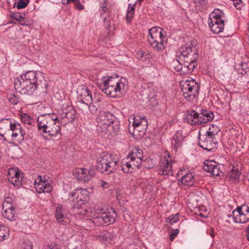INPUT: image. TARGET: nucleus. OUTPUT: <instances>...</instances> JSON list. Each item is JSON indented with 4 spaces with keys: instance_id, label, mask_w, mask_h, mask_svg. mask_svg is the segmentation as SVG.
<instances>
[{
    "instance_id": "nucleus-33",
    "label": "nucleus",
    "mask_w": 249,
    "mask_h": 249,
    "mask_svg": "<svg viewBox=\"0 0 249 249\" xmlns=\"http://www.w3.org/2000/svg\"><path fill=\"white\" fill-rule=\"evenodd\" d=\"M39 186L37 187L38 188V193H50L52 192L53 187L49 183L44 181L43 184H40Z\"/></svg>"
},
{
    "instance_id": "nucleus-21",
    "label": "nucleus",
    "mask_w": 249,
    "mask_h": 249,
    "mask_svg": "<svg viewBox=\"0 0 249 249\" xmlns=\"http://www.w3.org/2000/svg\"><path fill=\"white\" fill-rule=\"evenodd\" d=\"M13 123L8 119L0 121V135L3 137L4 135H11V126Z\"/></svg>"
},
{
    "instance_id": "nucleus-39",
    "label": "nucleus",
    "mask_w": 249,
    "mask_h": 249,
    "mask_svg": "<svg viewBox=\"0 0 249 249\" xmlns=\"http://www.w3.org/2000/svg\"><path fill=\"white\" fill-rule=\"evenodd\" d=\"M127 160H129L130 162H131V163H132L134 164V167L136 170L138 169H139L141 167L142 163V160L139 159V158H136L132 159V158H127Z\"/></svg>"
},
{
    "instance_id": "nucleus-16",
    "label": "nucleus",
    "mask_w": 249,
    "mask_h": 249,
    "mask_svg": "<svg viewBox=\"0 0 249 249\" xmlns=\"http://www.w3.org/2000/svg\"><path fill=\"white\" fill-rule=\"evenodd\" d=\"M7 178L9 182L14 186H19L21 185L22 176L17 167H12L9 169Z\"/></svg>"
},
{
    "instance_id": "nucleus-26",
    "label": "nucleus",
    "mask_w": 249,
    "mask_h": 249,
    "mask_svg": "<svg viewBox=\"0 0 249 249\" xmlns=\"http://www.w3.org/2000/svg\"><path fill=\"white\" fill-rule=\"evenodd\" d=\"M166 39V38H161L159 40H153L152 39V40L148 41V42L155 51L160 52L164 50L165 47V44H166L167 42Z\"/></svg>"
},
{
    "instance_id": "nucleus-15",
    "label": "nucleus",
    "mask_w": 249,
    "mask_h": 249,
    "mask_svg": "<svg viewBox=\"0 0 249 249\" xmlns=\"http://www.w3.org/2000/svg\"><path fill=\"white\" fill-rule=\"evenodd\" d=\"M198 143L203 149L212 151L216 147L217 141L215 138L206 135L205 137L199 138Z\"/></svg>"
},
{
    "instance_id": "nucleus-3",
    "label": "nucleus",
    "mask_w": 249,
    "mask_h": 249,
    "mask_svg": "<svg viewBox=\"0 0 249 249\" xmlns=\"http://www.w3.org/2000/svg\"><path fill=\"white\" fill-rule=\"evenodd\" d=\"M97 127L102 134L117 135L120 130V121L110 112H103L99 117Z\"/></svg>"
},
{
    "instance_id": "nucleus-17",
    "label": "nucleus",
    "mask_w": 249,
    "mask_h": 249,
    "mask_svg": "<svg viewBox=\"0 0 249 249\" xmlns=\"http://www.w3.org/2000/svg\"><path fill=\"white\" fill-rule=\"evenodd\" d=\"M117 234L114 231H102L96 233L97 240L104 243H110L116 237Z\"/></svg>"
},
{
    "instance_id": "nucleus-5",
    "label": "nucleus",
    "mask_w": 249,
    "mask_h": 249,
    "mask_svg": "<svg viewBox=\"0 0 249 249\" xmlns=\"http://www.w3.org/2000/svg\"><path fill=\"white\" fill-rule=\"evenodd\" d=\"M214 115L213 112L201 109L200 113H197L195 110L187 111L185 114L186 122L189 124L194 125H199L213 120Z\"/></svg>"
},
{
    "instance_id": "nucleus-37",
    "label": "nucleus",
    "mask_w": 249,
    "mask_h": 249,
    "mask_svg": "<svg viewBox=\"0 0 249 249\" xmlns=\"http://www.w3.org/2000/svg\"><path fill=\"white\" fill-rule=\"evenodd\" d=\"M8 236L7 228L0 224V241H3Z\"/></svg>"
},
{
    "instance_id": "nucleus-14",
    "label": "nucleus",
    "mask_w": 249,
    "mask_h": 249,
    "mask_svg": "<svg viewBox=\"0 0 249 249\" xmlns=\"http://www.w3.org/2000/svg\"><path fill=\"white\" fill-rule=\"evenodd\" d=\"M203 169L209 172L213 177H221L224 174V166L214 160H206Z\"/></svg>"
},
{
    "instance_id": "nucleus-63",
    "label": "nucleus",
    "mask_w": 249,
    "mask_h": 249,
    "mask_svg": "<svg viewBox=\"0 0 249 249\" xmlns=\"http://www.w3.org/2000/svg\"><path fill=\"white\" fill-rule=\"evenodd\" d=\"M63 112H68V107L63 110Z\"/></svg>"
},
{
    "instance_id": "nucleus-40",
    "label": "nucleus",
    "mask_w": 249,
    "mask_h": 249,
    "mask_svg": "<svg viewBox=\"0 0 249 249\" xmlns=\"http://www.w3.org/2000/svg\"><path fill=\"white\" fill-rule=\"evenodd\" d=\"M7 98L9 100V102L13 105L17 104L18 102L19 98L17 95L15 94H10L7 95Z\"/></svg>"
},
{
    "instance_id": "nucleus-20",
    "label": "nucleus",
    "mask_w": 249,
    "mask_h": 249,
    "mask_svg": "<svg viewBox=\"0 0 249 249\" xmlns=\"http://www.w3.org/2000/svg\"><path fill=\"white\" fill-rule=\"evenodd\" d=\"M55 216L57 222L62 225L69 223L67 211L61 205H58L56 208Z\"/></svg>"
},
{
    "instance_id": "nucleus-56",
    "label": "nucleus",
    "mask_w": 249,
    "mask_h": 249,
    "mask_svg": "<svg viewBox=\"0 0 249 249\" xmlns=\"http://www.w3.org/2000/svg\"><path fill=\"white\" fill-rule=\"evenodd\" d=\"M141 54V59H142V61H147V58L149 60V57L147 58L145 57V55H144L143 53H142Z\"/></svg>"
},
{
    "instance_id": "nucleus-51",
    "label": "nucleus",
    "mask_w": 249,
    "mask_h": 249,
    "mask_svg": "<svg viewBox=\"0 0 249 249\" xmlns=\"http://www.w3.org/2000/svg\"><path fill=\"white\" fill-rule=\"evenodd\" d=\"M173 232H172L170 235V238L171 240H173L175 237L178 234L179 232V230L178 229H175L173 231Z\"/></svg>"
},
{
    "instance_id": "nucleus-4",
    "label": "nucleus",
    "mask_w": 249,
    "mask_h": 249,
    "mask_svg": "<svg viewBox=\"0 0 249 249\" xmlns=\"http://www.w3.org/2000/svg\"><path fill=\"white\" fill-rule=\"evenodd\" d=\"M119 166L117 158L107 152L101 153L97 158L96 168L102 173L109 175L114 173Z\"/></svg>"
},
{
    "instance_id": "nucleus-59",
    "label": "nucleus",
    "mask_w": 249,
    "mask_h": 249,
    "mask_svg": "<svg viewBox=\"0 0 249 249\" xmlns=\"http://www.w3.org/2000/svg\"><path fill=\"white\" fill-rule=\"evenodd\" d=\"M47 117H48V120H49V121H50V120H52L53 121V123H55V122H56V121L58 122V119L57 118H55L54 119H51V118L49 116H48Z\"/></svg>"
},
{
    "instance_id": "nucleus-60",
    "label": "nucleus",
    "mask_w": 249,
    "mask_h": 249,
    "mask_svg": "<svg viewBox=\"0 0 249 249\" xmlns=\"http://www.w3.org/2000/svg\"><path fill=\"white\" fill-rule=\"evenodd\" d=\"M18 17L16 18L17 19V20L18 21V20H19V21H21V19H23V18H22V17L21 16L19 15V16H18Z\"/></svg>"
},
{
    "instance_id": "nucleus-8",
    "label": "nucleus",
    "mask_w": 249,
    "mask_h": 249,
    "mask_svg": "<svg viewBox=\"0 0 249 249\" xmlns=\"http://www.w3.org/2000/svg\"><path fill=\"white\" fill-rule=\"evenodd\" d=\"M196 42L192 40L189 44H186L181 46L177 53V56L179 59H182L188 61L191 59H195V62L198 58L197 50L196 48Z\"/></svg>"
},
{
    "instance_id": "nucleus-1",
    "label": "nucleus",
    "mask_w": 249,
    "mask_h": 249,
    "mask_svg": "<svg viewBox=\"0 0 249 249\" xmlns=\"http://www.w3.org/2000/svg\"><path fill=\"white\" fill-rule=\"evenodd\" d=\"M17 91L22 94H36L44 97L48 93L49 84L45 79V74L40 71H28L14 79Z\"/></svg>"
},
{
    "instance_id": "nucleus-11",
    "label": "nucleus",
    "mask_w": 249,
    "mask_h": 249,
    "mask_svg": "<svg viewBox=\"0 0 249 249\" xmlns=\"http://www.w3.org/2000/svg\"><path fill=\"white\" fill-rule=\"evenodd\" d=\"M195 59H189L185 61L182 59H175L173 61V65L175 70L180 72L181 74H186L191 73L197 65Z\"/></svg>"
},
{
    "instance_id": "nucleus-46",
    "label": "nucleus",
    "mask_w": 249,
    "mask_h": 249,
    "mask_svg": "<svg viewBox=\"0 0 249 249\" xmlns=\"http://www.w3.org/2000/svg\"><path fill=\"white\" fill-rule=\"evenodd\" d=\"M13 200L11 197H7L3 201L2 207H4L6 206H8L7 207H12L13 206Z\"/></svg>"
},
{
    "instance_id": "nucleus-54",
    "label": "nucleus",
    "mask_w": 249,
    "mask_h": 249,
    "mask_svg": "<svg viewBox=\"0 0 249 249\" xmlns=\"http://www.w3.org/2000/svg\"><path fill=\"white\" fill-rule=\"evenodd\" d=\"M100 185L101 186H102L103 188H107L108 187L109 184L108 183L105 181L104 180H101L100 182Z\"/></svg>"
},
{
    "instance_id": "nucleus-28",
    "label": "nucleus",
    "mask_w": 249,
    "mask_h": 249,
    "mask_svg": "<svg viewBox=\"0 0 249 249\" xmlns=\"http://www.w3.org/2000/svg\"><path fill=\"white\" fill-rule=\"evenodd\" d=\"M77 93L85 102L90 103L92 101L91 92L87 87H83L77 91Z\"/></svg>"
},
{
    "instance_id": "nucleus-7",
    "label": "nucleus",
    "mask_w": 249,
    "mask_h": 249,
    "mask_svg": "<svg viewBox=\"0 0 249 249\" xmlns=\"http://www.w3.org/2000/svg\"><path fill=\"white\" fill-rule=\"evenodd\" d=\"M225 14L218 9H214L209 15L208 24L211 31L218 34L222 32L225 25Z\"/></svg>"
},
{
    "instance_id": "nucleus-36",
    "label": "nucleus",
    "mask_w": 249,
    "mask_h": 249,
    "mask_svg": "<svg viewBox=\"0 0 249 249\" xmlns=\"http://www.w3.org/2000/svg\"><path fill=\"white\" fill-rule=\"evenodd\" d=\"M240 174L241 172L235 166H233L230 173L229 174V176L231 179L236 180L238 179Z\"/></svg>"
},
{
    "instance_id": "nucleus-52",
    "label": "nucleus",
    "mask_w": 249,
    "mask_h": 249,
    "mask_svg": "<svg viewBox=\"0 0 249 249\" xmlns=\"http://www.w3.org/2000/svg\"><path fill=\"white\" fill-rule=\"evenodd\" d=\"M46 249H61V248L58 245L51 244L47 246Z\"/></svg>"
},
{
    "instance_id": "nucleus-6",
    "label": "nucleus",
    "mask_w": 249,
    "mask_h": 249,
    "mask_svg": "<svg viewBox=\"0 0 249 249\" xmlns=\"http://www.w3.org/2000/svg\"><path fill=\"white\" fill-rule=\"evenodd\" d=\"M117 214L113 209L105 211L103 208L97 210V215L92 217V222L96 226H102L113 224L115 221Z\"/></svg>"
},
{
    "instance_id": "nucleus-2",
    "label": "nucleus",
    "mask_w": 249,
    "mask_h": 249,
    "mask_svg": "<svg viewBox=\"0 0 249 249\" xmlns=\"http://www.w3.org/2000/svg\"><path fill=\"white\" fill-rule=\"evenodd\" d=\"M103 82L99 85V88L107 96L116 98L121 93V90L125 89L126 81L125 78L118 77L104 76L101 78Z\"/></svg>"
},
{
    "instance_id": "nucleus-13",
    "label": "nucleus",
    "mask_w": 249,
    "mask_h": 249,
    "mask_svg": "<svg viewBox=\"0 0 249 249\" xmlns=\"http://www.w3.org/2000/svg\"><path fill=\"white\" fill-rule=\"evenodd\" d=\"M95 171L93 168H79L75 169L73 172L74 177L79 182L88 183L95 177Z\"/></svg>"
},
{
    "instance_id": "nucleus-62",
    "label": "nucleus",
    "mask_w": 249,
    "mask_h": 249,
    "mask_svg": "<svg viewBox=\"0 0 249 249\" xmlns=\"http://www.w3.org/2000/svg\"><path fill=\"white\" fill-rule=\"evenodd\" d=\"M106 26L107 28H109L110 27V23H109V21H107V23L106 24Z\"/></svg>"
},
{
    "instance_id": "nucleus-22",
    "label": "nucleus",
    "mask_w": 249,
    "mask_h": 249,
    "mask_svg": "<svg viewBox=\"0 0 249 249\" xmlns=\"http://www.w3.org/2000/svg\"><path fill=\"white\" fill-rule=\"evenodd\" d=\"M37 129L38 131L41 133L47 134V130L50 124L48 117L46 115H41L37 119Z\"/></svg>"
},
{
    "instance_id": "nucleus-53",
    "label": "nucleus",
    "mask_w": 249,
    "mask_h": 249,
    "mask_svg": "<svg viewBox=\"0 0 249 249\" xmlns=\"http://www.w3.org/2000/svg\"><path fill=\"white\" fill-rule=\"evenodd\" d=\"M133 14H134V12H129L127 13L126 20H127V22H129L131 21V19L133 17Z\"/></svg>"
},
{
    "instance_id": "nucleus-61",
    "label": "nucleus",
    "mask_w": 249,
    "mask_h": 249,
    "mask_svg": "<svg viewBox=\"0 0 249 249\" xmlns=\"http://www.w3.org/2000/svg\"><path fill=\"white\" fill-rule=\"evenodd\" d=\"M76 0H67V3H70L73 2L74 3Z\"/></svg>"
},
{
    "instance_id": "nucleus-50",
    "label": "nucleus",
    "mask_w": 249,
    "mask_h": 249,
    "mask_svg": "<svg viewBox=\"0 0 249 249\" xmlns=\"http://www.w3.org/2000/svg\"><path fill=\"white\" fill-rule=\"evenodd\" d=\"M76 9L82 10L84 9V5L81 4L79 0H77L74 3Z\"/></svg>"
},
{
    "instance_id": "nucleus-24",
    "label": "nucleus",
    "mask_w": 249,
    "mask_h": 249,
    "mask_svg": "<svg viewBox=\"0 0 249 249\" xmlns=\"http://www.w3.org/2000/svg\"><path fill=\"white\" fill-rule=\"evenodd\" d=\"M172 161L164 158L160 165L159 173L160 175H167L172 174Z\"/></svg>"
},
{
    "instance_id": "nucleus-32",
    "label": "nucleus",
    "mask_w": 249,
    "mask_h": 249,
    "mask_svg": "<svg viewBox=\"0 0 249 249\" xmlns=\"http://www.w3.org/2000/svg\"><path fill=\"white\" fill-rule=\"evenodd\" d=\"M133 166L134 164L131 163L129 160L124 161L121 165L122 170L125 173H131L136 170Z\"/></svg>"
},
{
    "instance_id": "nucleus-49",
    "label": "nucleus",
    "mask_w": 249,
    "mask_h": 249,
    "mask_svg": "<svg viewBox=\"0 0 249 249\" xmlns=\"http://www.w3.org/2000/svg\"><path fill=\"white\" fill-rule=\"evenodd\" d=\"M194 2L196 6H206L207 3L206 0H194Z\"/></svg>"
},
{
    "instance_id": "nucleus-9",
    "label": "nucleus",
    "mask_w": 249,
    "mask_h": 249,
    "mask_svg": "<svg viewBox=\"0 0 249 249\" xmlns=\"http://www.w3.org/2000/svg\"><path fill=\"white\" fill-rule=\"evenodd\" d=\"M184 98L189 101L194 100L198 95L199 86L193 79L186 81L180 86Z\"/></svg>"
},
{
    "instance_id": "nucleus-18",
    "label": "nucleus",
    "mask_w": 249,
    "mask_h": 249,
    "mask_svg": "<svg viewBox=\"0 0 249 249\" xmlns=\"http://www.w3.org/2000/svg\"><path fill=\"white\" fill-rule=\"evenodd\" d=\"M25 132L22 130L21 126L18 123H14L11 126V135L14 141L19 142L24 140Z\"/></svg>"
},
{
    "instance_id": "nucleus-55",
    "label": "nucleus",
    "mask_w": 249,
    "mask_h": 249,
    "mask_svg": "<svg viewBox=\"0 0 249 249\" xmlns=\"http://www.w3.org/2000/svg\"><path fill=\"white\" fill-rule=\"evenodd\" d=\"M135 4L131 5V4H129L128 7L127 12H134V11L135 9Z\"/></svg>"
},
{
    "instance_id": "nucleus-44",
    "label": "nucleus",
    "mask_w": 249,
    "mask_h": 249,
    "mask_svg": "<svg viewBox=\"0 0 249 249\" xmlns=\"http://www.w3.org/2000/svg\"><path fill=\"white\" fill-rule=\"evenodd\" d=\"M89 108H88V110H89L90 113L92 114H95L98 108L97 107L92 103V101L91 102H90L89 103Z\"/></svg>"
},
{
    "instance_id": "nucleus-38",
    "label": "nucleus",
    "mask_w": 249,
    "mask_h": 249,
    "mask_svg": "<svg viewBox=\"0 0 249 249\" xmlns=\"http://www.w3.org/2000/svg\"><path fill=\"white\" fill-rule=\"evenodd\" d=\"M219 131V129L217 126L212 124L209 127V131L207 132V135L215 138L216 135Z\"/></svg>"
},
{
    "instance_id": "nucleus-45",
    "label": "nucleus",
    "mask_w": 249,
    "mask_h": 249,
    "mask_svg": "<svg viewBox=\"0 0 249 249\" xmlns=\"http://www.w3.org/2000/svg\"><path fill=\"white\" fill-rule=\"evenodd\" d=\"M21 249H33V245L29 240L24 241L22 245Z\"/></svg>"
},
{
    "instance_id": "nucleus-34",
    "label": "nucleus",
    "mask_w": 249,
    "mask_h": 249,
    "mask_svg": "<svg viewBox=\"0 0 249 249\" xmlns=\"http://www.w3.org/2000/svg\"><path fill=\"white\" fill-rule=\"evenodd\" d=\"M89 103L84 101V99H81L77 103V106L78 109L81 110L82 113L85 114L88 113Z\"/></svg>"
},
{
    "instance_id": "nucleus-58",
    "label": "nucleus",
    "mask_w": 249,
    "mask_h": 249,
    "mask_svg": "<svg viewBox=\"0 0 249 249\" xmlns=\"http://www.w3.org/2000/svg\"><path fill=\"white\" fill-rule=\"evenodd\" d=\"M107 10V7L106 6H103L102 7V11L101 13V15H102L103 14L105 13L106 11Z\"/></svg>"
},
{
    "instance_id": "nucleus-29",
    "label": "nucleus",
    "mask_w": 249,
    "mask_h": 249,
    "mask_svg": "<svg viewBox=\"0 0 249 249\" xmlns=\"http://www.w3.org/2000/svg\"><path fill=\"white\" fill-rule=\"evenodd\" d=\"M181 184L187 186H192L195 182L194 176L192 173H187L182 176L181 179Z\"/></svg>"
},
{
    "instance_id": "nucleus-31",
    "label": "nucleus",
    "mask_w": 249,
    "mask_h": 249,
    "mask_svg": "<svg viewBox=\"0 0 249 249\" xmlns=\"http://www.w3.org/2000/svg\"><path fill=\"white\" fill-rule=\"evenodd\" d=\"M139 158L142 160L143 158L142 151L138 147H134L132 149V152L127 156V158H132V159Z\"/></svg>"
},
{
    "instance_id": "nucleus-35",
    "label": "nucleus",
    "mask_w": 249,
    "mask_h": 249,
    "mask_svg": "<svg viewBox=\"0 0 249 249\" xmlns=\"http://www.w3.org/2000/svg\"><path fill=\"white\" fill-rule=\"evenodd\" d=\"M68 112H63L62 118L74 120L75 117V111L71 107H68Z\"/></svg>"
},
{
    "instance_id": "nucleus-23",
    "label": "nucleus",
    "mask_w": 249,
    "mask_h": 249,
    "mask_svg": "<svg viewBox=\"0 0 249 249\" xmlns=\"http://www.w3.org/2000/svg\"><path fill=\"white\" fill-rule=\"evenodd\" d=\"M164 31L161 28L154 27L149 30V36L147 38L148 41L150 40L158 39L161 38H166L163 35Z\"/></svg>"
},
{
    "instance_id": "nucleus-27",
    "label": "nucleus",
    "mask_w": 249,
    "mask_h": 249,
    "mask_svg": "<svg viewBox=\"0 0 249 249\" xmlns=\"http://www.w3.org/2000/svg\"><path fill=\"white\" fill-rule=\"evenodd\" d=\"M2 207L1 213L2 215L7 219L12 221L14 219L16 215L15 208L14 206Z\"/></svg>"
},
{
    "instance_id": "nucleus-10",
    "label": "nucleus",
    "mask_w": 249,
    "mask_h": 249,
    "mask_svg": "<svg viewBox=\"0 0 249 249\" xmlns=\"http://www.w3.org/2000/svg\"><path fill=\"white\" fill-rule=\"evenodd\" d=\"M227 217L231 218L234 223H246L249 221V207L246 205L237 207Z\"/></svg>"
},
{
    "instance_id": "nucleus-19",
    "label": "nucleus",
    "mask_w": 249,
    "mask_h": 249,
    "mask_svg": "<svg viewBox=\"0 0 249 249\" xmlns=\"http://www.w3.org/2000/svg\"><path fill=\"white\" fill-rule=\"evenodd\" d=\"M133 126L134 128V130L136 128H140L137 129L138 131H143L146 129L148 126L147 120L146 117L143 115L141 116H133Z\"/></svg>"
},
{
    "instance_id": "nucleus-57",
    "label": "nucleus",
    "mask_w": 249,
    "mask_h": 249,
    "mask_svg": "<svg viewBox=\"0 0 249 249\" xmlns=\"http://www.w3.org/2000/svg\"><path fill=\"white\" fill-rule=\"evenodd\" d=\"M245 232H246V236L247 237V239L248 241H249V226L246 229Z\"/></svg>"
},
{
    "instance_id": "nucleus-64",
    "label": "nucleus",
    "mask_w": 249,
    "mask_h": 249,
    "mask_svg": "<svg viewBox=\"0 0 249 249\" xmlns=\"http://www.w3.org/2000/svg\"><path fill=\"white\" fill-rule=\"evenodd\" d=\"M106 20H107V18H104V22H105Z\"/></svg>"
},
{
    "instance_id": "nucleus-30",
    "label": "nucleus",
    "mask_w": 249,
    "mask_h": 249,
    "mask_svg": "<svg viewBox=\"0 0 249 249\" xmlns=\"http://www.w3.org/2000/svg\"><path fill=\"white\" fill-rule=\"evenodd\" d=\"M183 141V137L179 132H177L173 136L171 144L175 151H177L178 148L181 146Z\"/></svg>"
},
{
    "instance_id": "nucleus-47",
    "label": "nucleus",
    "mask_w": 249,
    "mask_h": 249,
    "mask_svg": "<svg viewBox=\"0 0 249 249\" xmlns=\"http://www.w3.org/2000/svg\"><path fill=\"white\" fill-rule=\"evenodd\" d=\"M44 180H43L41 177L40 176H38L37 178L35 179V187L36 189V191H38V189L37 187L39 186L40 184H43V182Z\"/></svg>"
},
{
    "instance_id": "nucleus-43",
    "label": "nucleus",
    "mask_w": 249,
    "mask_h": 249,
    "mask_svg": "<svg viewBox=\"0 0 249 249\" xmlns=\"http://www.w3.org/2000/svg\"><path fill=\"white\" fill-rule=\"evenodd\" d=\"M30 0H19L17 5V8L20 9L26 7L29 4Z\"/></svg>"
},
{
    "instance_id": "nucleus-41",
    "label": "nucleus",
    "mask_w": 249,
    "mask_h": 249,
    "mask_svg": "<svg viewBox=\"0 0 249 249\" xmlns=\"http://www.w3.org/2000/svg\"><path fill=\"white\" fill-rule=\"evenodd\" d=\"M21 121L25 124L31 125L32 122L34 121L33 119L27 114H23L21 117Z\"/></svg>"
},
{
    "instance_id": "nucleus-25",
    "label": "nucleus",
    "mask_w": 249,
    "mask_h": 249,
    "mask_svg": "<svg viewBox=\"0 0 249 249\" xmlns=\"http://www.w3.org/2000/svg\"><path fill=\"white\" fill-rule=\"evenodd\" d=\"M60 126L59 122L53 123L52 120H50L47 130V133L51 137H56L58 134H60L61 128Z\"/></svg>"
},
{
    "instance_id": "nucleus-48",
    "label": "nucleus",
    "mask_w": 249,
    "mask_h": 249,
    "mask_svg": "<svg viewBox=\"0 0 249 249\" xmlns=\"http://www.w3.org/2000/svg\"><path fill=\"white\" fill-rule=\"evenodd\" d=\"M234 6L237 9H241L243 6V2L241 0H233Z\"/></svg>"
},
{
    "instance_id": "nucleus-42",
    "label": "nucleus",
    "mask_w": 249,
    "mask_h": 249,
    "mask_svg": "<svg viewBox=\"0 0 249 249\" xmlns=\"http://www.w3.org/2000/svg\"><path fill=\"white\" fill-rule=\"evenodd\" d=\"M178 219V213L176 214L175 215H171L168 217H166L165 220L166 222L169 223L171 224H173L176 223Z\"/></svg>"
},
{
    "instance_id": "nucleus-12",
    "label": "nucleus",
    "mask_w": 249,
    "mask_h": 249,
    "mask_svg": "<svg viewBox=\"0 0 249 249\" xmlns=\"http://www.w3.org/2000/svg\"><path fill=\"white\" fill-rule=\"evenodd\" d=\"M70 196L71 206L74 209H79L87 200L88 192L85 189H78L71 193Z\"/></svg>"
}]
</instances>
